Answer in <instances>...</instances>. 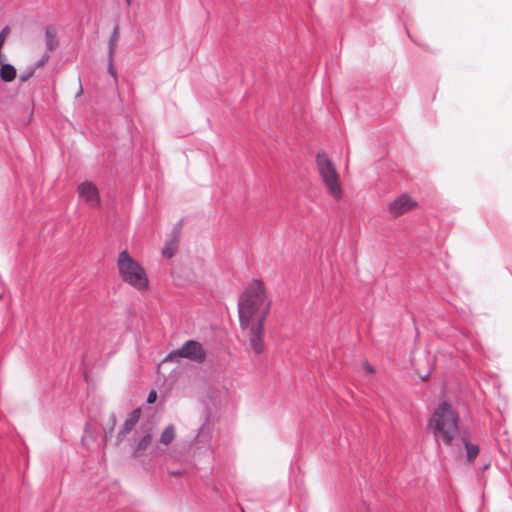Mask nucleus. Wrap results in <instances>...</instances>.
Returning a JSON list of instances; mask_svg holds the SVG:
<instances>
[{"label":"nucleus","mask_w":512,"mask_h":512,"mask_svg":"<svg viewBox=\"0 0 512 512\" xmlns=\"http://www.w3.org/2000/svg\"><path fill=\"white\" fill-rule=\"evenodd\" d=\"M459 415L448 401H442L435 408L428 420V428L432 430L438 446L450 447L459 433Z\"/></svg>","instance_id":"obj_1"},{"label":"nucleus","mask_w":512,"mask_h":512,"mask_svg":"<svg viewBox=\"0 0 512 512\" xmlns=\"http://www.w3.org/2000/svg\"><path fill=\"white\" fill-rule=\"evenodd\" d=\"M267 303L264 283L259 279H254L240 295L238 301L239 323L242 329L250 325L251 318L258 312H263Z\"/></svg>","instance_id":"obj_2"},{"label":"nucleus","mask_w":512,"mask_h":512,"mask_svg":"<svg viewBox=\"0 0 512 512\" xmlns=\"http://www.w3.org/2000/svg\"><path fill=\"white\" fill-rule=\"evenodd\" d=\"M119 275L125 283L138 291H145L149 287V280L145 269L135 261L127 250L120 252L117 260Z\"/></svg>","instance_id":"obj_3"},{"label":"nucleus","mask_w":512,"mask_h":512,"mask_svg":"<svg viewBox=\"0 0 512 512\" xmlns=\"http://www.w3.org/2000/svg\"><path fill=\"white\" fill-rule=\"evenodd\" d=\"M316 165L319 175L329 194L334 198L339 199L342 196L340 177L337 173L335 165L329 159L326 152L320 151L317 153Z\"/></svg>","instance_id":"obj_4"},{"label":"nucleus","mask_w":512,"mask_h":512,"mask_svg":"<svg viewBox=\"0 0 512 512\" xmlns=\"http://www.w3.org/2000/svg\"><path fill=\"white\" fill-rule=\"evenodd\" d=\"M178 358H186L197 362H203L206 359V352L199 342L195 340H188L180 349L171 351L165 357L164 361H174Z\"/></svg>","instance_id":"obj_5"},{"label":"nucleus","mask_w":512,"mask_h":512,"mask_svg":"<svg viewBox=\"0 0 512 512\" xmlns=\"http://www.w3.org/2000/svg\"><path fill=\"white\" fill-rule=\"evenodd\" d=\"M270 311V303H267L262 314L258 317L257 321L252 323L249 328V344L251 349L256 353L260 354L264 351L263 335H264V324L267 315Z\"/></svg>","instance_id":"obj_6"},{"label":"nucleus","mask_w":512,"mask_h":512,"mask_svg":"<svg viewBox=\"0 0 512 512\" xmlns=\"http://www.w3.org/2000/svg\"><path fill=\"white\" fill-rule=\"evenodd\" d=\"M416 206L417 202L413 200L407 193H403L389 203L388 211L392 216L397 217L412 210Z\"/></svg>","instance_id":"obj_7"},{"label":"nucleus","mask_w":512,"mask_h":512,"mask_svg":"<svg viewBox=\"0 0 512 512\" xmlns=\"http://www.w3.org/2000/svg\"><path fill=\"white\" fill-rule=\"evenodd\" d=\"M79 196L90 206L96 207L100 204L98 188L90 181H84L78 186Z\"/></svg>","instance_id":"obj_8"},{"label":"nucleus","mask_w":512,"mask_h":512,"mask_svg":"<svg viewBox=\"0 0 512 512\" xmlns=\"http://www.w3.org/2000/svg\"><path fill=\"white\" fill-rule=\"evenodd\" d=\"M141 411L140 409H134L131 411L124 421L122 427L120 428L117 434V442H122L126 436L134 429L135 425L138 423L140 419Z\"/></svg>","instance_id":"obj_9"},{"label":"nucleus","mask_w":512,"mask_h":512,"mask_svg":"<svg viewBox=\"0 0 512 512\" xmlns=\"http://www.w3.org/2000/svg\"><path fill=\"white\" fill-rule=\"evenodd\" d=\"M57 29L52 25L45 27V44L46 51L53 52L59 46V39L57 37Z\"/></svg>","instance_id":"obj_10"},{"label":"nucleus","mask_w":512,"mask_h":512,"mask_svg":"<svg viewBox=\"0 0 512 512\" xmlns=\"http://www.w3.org/2000/svg\"><path fill=\"white\" fill-rule=\"evenodd\" d=\"M0 78L4 82H12L16 78V69L9 63H1Z\"/></svg>","instance_id":"obj_11"},{"label":"nucleus","mask_w":512,"mask_h":512,"mask_svg":"<svg viewBox=\"0 0 512 512\" xmlns=\"http://www.w3.org/2000/svg\"><path fill=\"white\" fill-rule=\"evenodd\" d=\"M119 41V26L115 25L108 41L107 58L113 59L114 52Z\"/></svg>","instance_id":"obj_12"},{"label":"nucleus","mask_w":512,"mask_h":512,"mask_svg":"<svg viewBox=\"0 0 512 512\" xmlns=\"http://www.w3.org/2000/svg\"><path fill=\"white\" fill-rule=\"evenodd\" d=\"M178 240L179 239H176V238H173L172 236L170 237V239H168L166 242H165V245L162 249V255L165 257V258H172L176 251H177V248H178Z\"/></svg>","instance_id":"obj_13"},{"label":"nucleus","mask_w":512,"mask_h":512,"mask_svg":"<svg viewBox=\"0 0 512 512\" xmlns=\"http://www.w3.org/2000/svg\"><path fill=\"white\" fill-rule=\"evenodd\" d=\"M211 437H212V432H211L210 424L208 422H205L199 428L198 434L196 436V441L198 443H206L211 439Z\"/></svg>","instance_id":"obj_14"},{"label":"nucleus","mask_w":512,"mask_h":512,"mask_svg":"<svg viewBox=\"0 0 512 512\" xmlns=\"http://www.w3.org/2000/svg\"><path fill=\"white\" fill-rule=\"evenodd\" d=\"M175 435V426L172 424L168 425L161 434L160 443L165 446L170 445L175 439Z\"/></svg>","instance_id":"obj_15"},{"label":"nucleus","mask_w":512,"mask_h":512,"mask_svg":"<svg viewBox=\"0 0 512 512\" xmlns=\"http://www.w3.org/2000/svg\"><path fill=\"white\" fill-rule=\"evenodd\" d=\"M151 441H152V435L149 432V430H147L146 433L141 438H139V440L136 442L135 447H134V455H137L141 451L145 450L148 447V445L151 443Z\"/></svg>","instance_id":"obj_16"},{"label":"nucleus","mask_w":512,"mask_h":512,"mask_svg":"<svg viewBox=\"0 0 512 512\" xmlns=\"http://www.w3.org/2000/svg\"><path fill=\"white\" fill-rule=\"evenodd\" d=\"M463 444L466 450V457L469 462H472L479 454V446L469 442L463 438Z\"/></svg>","instance_id":"obj_17"},{"label":"nucleus","mask_w":512,"mask_h":512,"mask_svg":"<svg viewBox=\"0 0 512 512\" xmlns=\"http://www.w3.org/2000/svg\"><path fill=\"white\" fill-rule=\"evenodd\" d=\"M50 53L51 52L46 51L32 68H35V71H36L37 69L43 67L50 59Z\"/></svg>","instance_id":"obj_18"},{"label":"nucleus","mask_w":512,"mask_h":512,"mask_svg":"<svg viewBox=\"0 0 512 512\" xmlns=\"http://www.w3.org/2000/svg\"><path fill=\"white\" fill-rule=\"evenodd\" d=\"M35 74V68H28L26 71L22 72L19 76V80L21 82L28 81Z\"/></svg>","instance_id":"obj_19"},{"label":"nucleus","mask_w":512,"mask_h":512,"mask_svg":"<svg viewBox=\"0 0 512 512\" xmlns=\"http://www.w3.org/2000/svg\"><path fill=\"white\" fill-rule=\"evenodd\" d=\"M94 437V431L90 429V426L87 424L84 431V436L82 437V443L86 445V441L88 438L93 439Z\"/></svg>","instance_id":"obj_20"},{"label":"nucleus","mask_w":512,"mask_h":512,"mask_svg":"<svg viewBox=\"0 0 512 512\" xmlns=\"http://www.w3.org/2000/svg\"><path fill=\"white\" fill-rule=\"evenodd\" d=\"M181 226H182V220H180L172 229L171 231V236L173 238H176V239H179V236H180V231H181Z\"/></svg>","instance_id":"obj_21"},{"label":"nucleus","mask_w":512,"mask_h":512,"mask_svg":"<svg viewBox=\"0 0 512 512\" xmlns=\"http://www.w3.org/2000/svg\"><path fill=\"white\" fill-rule=\"evenodd\" d=\"M181 226H182V220H180L172 229L171 231V236L173 238H176V239H179V236H180V231H181Z\"/></svg>","instance_id":"obj_22"},{"label":"nucleus","mask_w":512,"mask_h":512,"mask_svg":"<svg viewBox=\"0 0 512 512\" xmlns=\"http://www.w3.org/2000/svg\"><path fill=\"white\" fill-rule=\"evenodd\" d=\"M108 73L116 80L117 77V71L113 66V59H108Z\"/></svg>","instance_id":"obj_23"},{"label":"nucleus","mask_w":512,"mask_h":512,"mask_svg":"<svg viewBox=\"0 0 512 512\" xmlns=\"http://www.w3.org/2000/svg\"><path fill=\"white\" fill-rule=\"evenodd\" d=\"M157 394L154 390L150 391V393L147 396V403L152 404L156 401Z\"/></svg>","instance_id":"obj_24"},{"label":"nucleus","mask_w":512,"mask_h":512,"mask_svg":"<svg viewBox=\"0 0 512 512\" xmlns=\"http://www.w3.org/2000/svg\"><path fill=\"white\" fill-rule=\"evenodd\" d=\"M110 420H111V424H112V426H111V429H110L109 433H111V432H112L113 427H114V425H115V423H116V417H115V415H114V414H112V415L110 416Z\"/></svg>","instance_id":"obj_25"},{"label":"nucleus","mask_w":512,"mask_h":512,"mask_svg":"<svg viewBox=\"0 0 512 512\" xmlns=\"http://www.w3.org/2000/svg\"><path fill=\"white\" fill-rule=\"evenodd\" d=\"M82 93H83V87H82V85L80 84V85H79V90L77 91V94H76V97L80 96Z\"/></svg>","instance_id":"obj_26"},{"label":"nucleus","mask_w":512,"mask_h":512,"mask_svg":"<svg viewBox=\"0 0 512 512\" xmlns=\"http://www.w3.org/2000/svg\"><path fill=\"white\" fill-rule=\"evenodd\" d=\"M87 362H88V357H87V356H83L82 364H83L84 366H86V365H87Z\"/></svg>","instance_id":"obj_27"},{"label":"nucleus","mask_w":512,"mask_h":512,"mask_svg":"<svg viewBox=\"0 0 512 512\" xmlns=\"http://www.w3.org/2000/svg\"><path fill=\"white\" fill-rule=\"evenodd\" d=\"M366 512H372V509H371V507L369 505L366 506Z\"/></svg>","instance_id":"obj_28"},{"label":"nucleus","mask_w":512,"mask_h":512,"mask_svg":"<svg viewBox=\"0 0 512 512\" xmlns=\"http://www.w3.org/2000/svg\"><path fill=\"white\" fill-rule=\"evenodd\" d=\"M489 466H490V464H489V463H488V464H485V465L483 466V470L488 469V468H489Z\"/></svg>","instance_id":"obj_29"},{"label":"nucleus","mask_w":512,"mask_h":512,"mask_svg":"<svg viewBox=\"0 0 512 512\" xmlns=\"http://www.w3.org/2000/svg\"><path fill=\"white\" fill-rule=\"evenodd\" d=\"M367 370H368L369 372H373L372 367H371V366H369V365H367Z\"/></svg>","instance_id":"obj_30"},{"label":"nucleus","mask_w":512,"mask_h":512,"mask_svg":"<svg viewBox=\"0 0 512 512\" xmlns=\"http://www.w3.org/2000/svg\"><path fill=\"white\" fill-rule=\"evenodd\" d=\"M127 5L131 4V0H126Z\"/></svg>","instance_id":"obj_31"},{"label":"nucleus","mask_w":512,"mask_h":512,"mask_svg":"<svg viewBox=\"0 0 512 512\" xmlns=\"http://www.w3.org/2000/svg\"><path fill=\"white\" fill-rule=\"evenodd\" d=\"M242 512H244V511H242Z\"/></svg>","instance_id":"obj_32"}]
</instances>
